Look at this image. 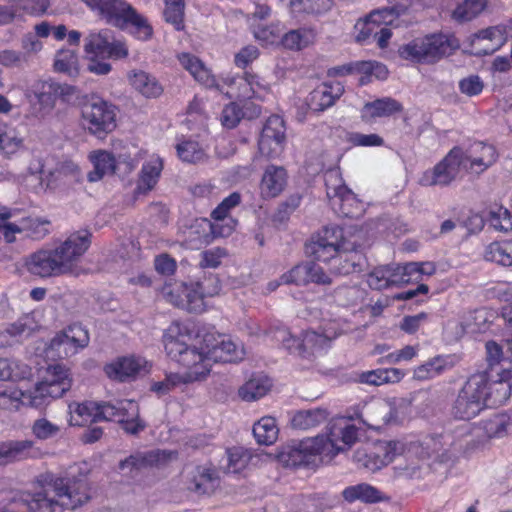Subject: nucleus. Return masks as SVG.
I'll use <instances>...</instances> for the list:
<instances>
[{
    "label": "nucleus",
    "mask_w": 512,
    "mask_h": 512,
    "mask_svg": "<svg viewBox=\"0 0 512 512\" xmlns=\"http://www.w3.org/2000/svg\"><path fill=\"white\" fill-rule=\"evenodd\" d=\"M484 443L477 429L468 423L461 425L455 435L426 434L402 440L381 443L376 454L375 468H381L401 457L397 465L399 473L410 478H419L430 469L431 462L442 461L449 450L468 455Z\"/></svg>",
    "instance_id": "f257e3e1"
},
{
    "label": "nucleus",
    "mask_w": 512,
    "mask_h": 512,
    "mask_svg": "<svg viewBox=\"0 0 512 512\" xmlns=\"http://www.w3.org/2000/svg\"><path fill=\"white\" fill-rule=\"evenodd\" d=\"M162 342L167 356L181 367H188V380H203L216 362H237L245 350L229 336L208 332L202 337L180 322H173L163 333Z\"/></svg>",
    "instance_id": "f03ea898"
},
{
    "label": "nucleus",
    "mask_w": 512,
    "mask_h": 512,
    "mask_svg": "<svg viewBox=\"0 0 512 512\" xmlns=\"http://www.w3.org/2000/svg\"><path fill=\"white\" fill-rule=\"evenodd\" d=\"M357 437L358 429L349 418H335L329 422L324 434L284 447L279 460L287 467L317 466L350 449Z\"/></svg>",
    "instance_id": "7ed1b4c3"
},
{
    "label": "nucleus",
    "mask_w": 512,
    "mask_h": 512,
    "mask_svg": "<svg viewBox=\"0 0 512 512\" xmlns=\"http://www.w3.org/2000/svg\"><path fill=\"white\" fill-rule=\"evenodd\" d=\"M498 154L493 145L474 142L468 147L455 146L433 168L421 173L418 184L424 187L450 185L464 174L479 175L492 166Z\"/></svg>",
    "instance_id": "20e7f679"
},
{
    "label": "nucleus",
    "mask_w": 512,
    "mask_h": 512,
    "mask_svg": "<svg viewBox=\"0 0 512 512\" xmlns=\"http://www.w3.org/2000/svg\"><path fill=\"white\" fill-rule=\"evenodd\" d=\"M38 484V491L23 498L27 511L20 512H63L65 508L75 509L89 499L86 482L72 473L65 476L42 474Z\"/></svg>",
    "instance_id": "39448f33"
},
{
    "label": "nucleus",
    "mask_w": 512,
    "mask_h": 512,
    "mask_svg": "<svg viewBox=\"0 0 512 512\" xmlns=\"http://www.w3.org/2000/svg\"><path fill=\"white\" fill-rule=\"evenodd\" d=\"M181 66L203 86L215 89L225 94L230 99L263 100L270 92L269 84L256 74L245 72L241 76H234L230 73L216 78L210 69L195 55L181 53L178 55Z\"/></svg>",
    "instance_id": "423d86ee"
},
{
    "label": "nucleus",
    "mask_w": 512,
    "mask_h": 512,
    "mask_svg": "<svg viewBox=\"0 0 512 512\" xmlns=\"http://www.w3.org/2000/svg\"><path fill=\"white\" fill-rule=\"evenodd\" d=\"M362 244L347 239L343 229L331 225L320 230L307 245V253L317 261L329 263L334 274H349L361 266L358 249Z\"/></svg>",
    "instance_id": "0eeeda50"
},
{
    "label": "nucleus",
    "mask_w": 512,
    "mask_h": 512,
    "mask_svg": "<svg viewBox=\"0 0 512 512\" xmlns=\"http://www.w3.org/2000/svg\"><path fill=\"white\" fill-rule=\"evenodd\" d=\"M68 412L71 426H84L99 420L117 421L130 434H137L145 427L139 419L138 404L133 400L103 404L93 401L72 402L68 405Z\"/></svg>",
    "instance_id": "6e6552de"
},
{
    "label": "nucleus",
    "mask_w": 512,
    "mask_h": 512,
    "mask_svg": "<svg viewBox=\"0 0 512 512\" xmlns=\"http://www.w3.org/2000/svg\"><path fill=\"white\" fill-rule=\"evenodd\" d=\"M107 23L127 30L135 39L148 41L153 27L148 19L125 0H82Z\"/></svg>",
    "instance_id": "1a4fd4ad"
},
{
    "label": "nucleus",
    "mask_w": 512,
    "mask_h": 512,
    "mask_svg": "<svg viewBox=\"0 0 512 512\" xmlns=\"http://www.w3.org/2000/svg\"><path fill=\"white\" fill-rule=\"evenodd\" d=\"M219 290L217 279L209 278L189 285L179 281L169 282L163 286L161 293L172 305L189 312L201 313L205 310L204 299L218 294Z\"/></svg>",
    "instance_id": "9d476101"
},
{
    "label": "nucleus",
    "mask_w": 512,
    "mask_h": 512,
    "mask_svg": "<svg viewBox=\"0 0 512 512\" xmlns=\"http://www.w3.org/2000/svg\"><path fill=\"white\" fill-rule=\"evenodd\" d=\"M458 46L456 40L438 33L418 37L399 48L401 58L422 64H432Z\"/></svg>",
    "instance_id": "9b49d317"
},
{
    "label": "nucleus",
    "mask_w": 512,
    "mask_h": 512,
    "mask_svg": "<svg viewBox=\"0 0 512 512\" xmlns=\"http://www.w3.org/2000/svg\"><path fill=\"white\" fill-rule=\"evenodd\" d=\"M81 124L90 134L101 138L116 128V109L101 98H93L82 105Z\"/></svg>",
    "instance_id": "f8f14e48"
},
{
    "label": "nucleus",
    "mask_w": 512,
    "mask_h": 512,
    "mask_svg": "<svg viewBox=\"0 0 512 512\" xmlns=\"http://www.w3.org/2000/svg\"><path fill=\"white\" fill-rule=\"evenodd\" d=\"M91 244V233L86 229L74 231L53 250L64 274H78L81 258Z\"/></svg>",
    "instance_id": "ddd939ff"
},
{
    "label": "nucleus",
    "mask_w": 512,
    "mask_h": 512,
    "mask_svg": "<svg viewBox=\"0 0 512 512\" xmlns=\"http://www.w3.org/2000/svg\"><path fill=\"white\" fill-rule=\"evenodd\" d=\"M89 343L88 331L79 324H73L57 333L44 350L47 359L67 358L78 353Z\"/></svg>",
    "instance_id": "4468645a"
},
{
    "label": "nucleus",
    "mask_w": 512,
    "mask_h": 512,
    "mask_svg": "<svg viewBox=\"0 0 512 512\" xmlns=\"http://www.w3.org/2000/svg\"><path fill=\"white\" fill-rule=\"evenodd\" d=\"M484 379L481 375H472L460 390L453 406L452 415L461 420L476 417L484 408V396L481 394Z\"/></svg>",
    "instance_id": "2eb2a0df"
},
{
    "label": "nucleus",
    "mask_w": 512,
    "mask_h": 512,
    "mask_svg": "<svg viewBox=\"0 0 512 512\" xmlns=\"http://www.w3.org/2000/svg\"><path fill=\"white\" fill-rule=\"evenodd\" d=\"M512 37V21L480 30L471 37V53L477 56L492 54Z\"/></svg>",
    "instance_id": "dca6fc26"
},
{
    "label": "nucleus",
    "mask_w": 512,
    "mask_h": 512,
    "mask_svg": "<svg viewBox=\"0 0 512 512\" xmlns=\"http://www.w3.org/2000/svg\"><path fill=\"white\" fill-rule=\"evenodd\" d=\"M52 400L45 386L38 381L32 388L22 389H5L0 390V407L7 408L9 405H22L33 408H43Z\"/></svg>",
    "instance_id": "f3484780"
},
{
    "label": "nucleus",
    "mask_w": 512,
    "mask_h": 512,
    "mask_svg": "<svg viewBox=\"0 0 512 512\" xmlns=\"http://www.w3.org/2000/svg\"><path fill=\"white\" fill-rule=\"evenodd\" d=\"M396 20L397 17L393 14V10L386 7L372 10L355 22L351 36L358 44H369L381 25H395Z\"/></svg>",
    "instance_id": "a211bd4d"
},
{
    "label": "nucleus",
    "mask_w": 512,
    "mask_h": 512,
    "mask_svg": "<svg viewBox=\"0 0 512 512\" xmlns=\"http://www.w3.org/2000/svg\"><path fill=\"white\" fill-rule=\"evenodd\" d=\"M285 130L284 120L280 116L273 115L269 117L259 137L258 148L260 153L269 158L278 157L284 150Z\"/></svg>",
    "instance_id": "6ab92c4d"
},
{
    "label": "nucleus",
    "mask_w": 512,
    "mask_h": 512,
    "mask_svg": "<svg viewBox=\"0 0 512 512\" xmlns=\"http://www.w3.org/2000/svg\"><path fill=\"white\" fill-rule=\"evenodd\" d=\"M150 363L140 355L118 357L104 367L105 374L112 380L125 382L147 374Z\"/></svg>",
    "instance_id": "aec40b11"
},
{
    "label": "nucleus",
    "mask_w": 512,
    "mask_h": 512,
    "mask_svg": "<svg viewBox=\"0 0 512 512\" xmlns=\"http://www.w3.org/2000/svg\"><path fill=\"white\" fill-rule=\"evenodd\" d=\"M323 324L319 331L309 330L302 335V353L306 354L321 353L330 347V343L341 333V325L338 320H329L322 317Z\"/></svg>",
    "instance_id": "412c9836"
},
{
    "label": "nucleus",
    "mask_w": 512,
    "mask_h": 512,
    "mask_svg": "<svg viewBox=\"0 0 512 512\" xmlns=\"http://www.w3.org/2000/svg\"><path fill=\"white\" fill-rule=\"evenodd\" d=\"M484 379L482 395L485 407H493L504 404L511 395L512 368H503L498 379L492 380L485 373H479Z\"/></svg>",
    "instance_id": "4be33fe9"
},
{
    "label": "nucleus",
    "mask_w": 512,
    "mask_h": 512,
    "mask_svg": "<svg viewBox=\"0 0 512 512\" xmlns=\"http://www.w3.org/2000/svg\"><path fill=\"white\" fill-rule=\"evenodd\" d=\"M174 458H176V453L166 450H152L146 453H137L120 463V471L123 475L134 477L143 468L164 465Z\"/></svg>",
    "instance_id": "5701e85b"
},
{
    "label": "nucleus",
    "mask_w": 512,
    "mask_h": 512,
    "mask_svg": "<svg viewBox=\"0 0 512 512\" xmlns=\"http://www.w3.org/2000/svg\"><path fill=\"white\" fill-rule=\"evenodd\" d=\"M286 284L306 285L309 283L330 284L331 278L323 268L315 262H303L282 275Z\"/></svg>",
    "instance_id": "b1692460"
},
{
    "label": "nucleus",
    "mask_w": 512,
    "mask_h": 512,
    "mask_svg": "<svg viewBox=\"0 0 512 512\" xmlns=\"http://www.w3.org/2000/svg\"><path fill=\"white\" fill-rule=\"evenodd\" d=\"M344 92V86L339 81H324L308 96L307 103L313 111H324L335 104Z\"/></svg>",
    "instance_id": "393cba45"
},
{
    "label": "nucleus",
    "mask_w": 512,
    "mask_h": 512,
    "mask_svg": "<svg viewBox=\"0 0 512 512\" xmlns=\"http://www.w3.org/2000/svg\"><path fill=\"white\" fill-rule=\"evenodd\" d=\"M52 175V173H49L48 176H44V163L42 159L33 158L29 162L26 172L17 175L15 181L35 193H43L53 189L54 186L49 180V177Z\"/></svg>",
    "instance_id": "a878e982"
},
{
    "label": "nucleus",
    "mask_w": 512,
    "mask_h": 512,
    "mask_svg": "<svg viewBox=\"0 0 512 512\" xmlns=\"http://www.w3.org/2000/svg\"><path fill=\"white\" fill-rule=\"evenodd\" d=\"M40 381L53 399L62 397L72 386L70 370L62 364L49 365Z\"/></svg>",
    "instance_id": "bb28decb"
},
{
    "label": "nucleus",
    "mask_w": 512,
    "mask_h": 512,
    "mask_svg": "<svg viewBox=\"0 0 512 512\" xmlns=\"http://www.w3.org/2000/svg\"><path fill=\"white\" fill-rule=\"evenodd\" d=\"M28 271L39 277L64 275L53 249L39 250L26 261Z\"/></svg>",
    "instance_id": "cd10ccee"
},
{
    "label": "nucleus",
    "mask_w": 512,
    "mask_h": 512,
    "mask_svg": "<svg viewBox=\"0 0 512 512\" xmlns=\"http://www.w3.org/2000/svg\"><path fill=\"white\" fill-rule=\"evenodd\" d=\"M288 174L283 166L269 165L260 180L259 190L263 199L279 196L287 185Z\"/></svg>",
    "instance_id": "c85d7f7f"
},
{
    "label": "nucleus",
    "mask_w": 512,
    "mask_h": 512,
    "mask_svg": "<svg viewBox=\"0 0 512 512\" xmlns=\"http://www.w3.org/2000/svg\"><path fill=\"white\" fill-rule=\"evenodd\" d=\"M39 455V449L31 440H10L0 442V465L34 458Z\"/></svg>",
    "instance_id": "c756f323"
},
{
    "label": "nucleus",
    "mask_w": 512,
    "mask_h": 512,
    "mask_svg": "<svg viewBox=\"0 0 512 512\" xmlns=\"http://www.w3.org/2000/svg\"><path fill=\"white\" fill-rule=\"evenodd\" d=\"M213 228L212 223L204 218H198L183 230V241L190 249H200L203 245H207L212 240Z\"/></svg>",
    "instance_id": "7c9ffc66"
},
{
    "label": "nucleus",
    "mask_w": 512,
    "mask_h": 512,
    "mask_svg": "<svg viewBox=\"0 0 512 512\" xmlns=\"http://www.w3.org/2000/svg\"><path fill=\"white\" fill-rule=\"evenodd\" d=\"M88 160L93 165V170L87 175L89 182L100 181L105 175L115 172L117 160L107 150L98 149L91 151L88 155Z\"/></svg>",
    "instance_id": "2f4dec72"
},
{
    "label": "nucleus",
    "mask_w": 512,
    "mask_h": 512,
    "mask_svg": "<svg viewBox=\"0 0 512 512\" xmlns=\"http://www.w3.org/2000/svg\"><path fill=\"white\" fill-rule=\"evenodd\" d=\"M129 84L146 98H155L162 94L163 88L158 80L143 70H131L127 74Z\"/></svg>",
    "instance_id": "473e14b6"
},
{
    "label": "nucleus",
    "mask_w": 512,
    "mask_h": 512,
    "mask_svg": "<svg viewBox=\"0 0 512 512\" xmlns=\"http://www.w3.org/2000/svg\"><path fill=\"white\" fill-rule=\"evenodd\" d=\"M402 110V105L390 97L368 102L361 110L362 118L371 122L377 118L389 117Z\"/></svg>",
    "instance_id": "72a5a7b5"
},
{
    "label": "nucleus",
    "mask_w": 512,
    "mask_h": 512,
    "mask_svg": "<svg viewBox=\"0 0 512 512\" xmlns=\"http://www.w3.org/2000/svg\"><path fill=\"white\" fill-rule=\"evenodd\" d=\"M162 169L163 160L158 155H152L142 166L137 191L146 193L152 190L159 180Z\"/></svg>",
    "instance_id": "f704fd0d"
},
{
    "label": "nucleus",
    "mask_w": 512,
    "mask_h": 512,
    "mask_svg": "<svg viewBox=\"0 0 512 512\" xmlns=\"http://www.w3.org/2000/svg\"><path fill=\"white\" fill-rule=\"evenodd\" d=\"M406 375V372L399 368H379L365 371L359 375V382L368 385L380 386L383 384L397 383Z\"/></svg>",
    "instance_id": "c9c22d12"
},
{
    "label": "nucleus",
    "mask_w": 512,
    "mask_h": 512,
    "mask_svg": "<svg viewBox=\"0 0 512 512\" xmlns=\"http://www.w3.org/2000/svg\"><path fill=\"white\" fill-rule=\"evenodd\" d=\"M453 365L454 360L452 356H436L416 367L414 369V378L420 381L429 380L452 368Z\"/></svg>",
    "instance_id": "e433bc0d"
},
{
    "label": "nucleus",
    "mask_w": 512,
    "mask_h": 512,
    "mask_svg": "<svg viewBox=\"0 0 512 512\" xmlns=\"http://www.w3.org/2000/svg\"><path fill=\"white\" fill-rule=\"evenodd\" d=\"M285 3L292 14L323 15L329 12L335 0H279Z\"/></svg>",
    "instance_id": "4c0bfd02"
},
{
    "label": "nucleus",
    "mask_w": 512,
    "mask_h": 512,
    "mask_svg": "<svg viewBox=\"0 0 512 512\" xmlns=\"http://www.w3.org/2000/svg\"><path fill=\"white\" fill-rule=\"evenodd\" d=\"M329 413L324 408L299 410L291 418V425L295 429L309 430L318 427L328 419Z\"/></svg>",
    "instance_id": "58836bf2"
},
{
    "label": "nucleus",
    "mask_w": 512,
    "mask_h": 512,
    "mask_svg": "<svg viewBox=\"0 0 512 512\" xmlns=\"http://www.w3.org/2000/svg\"><path fill=\"white\" fill-rule=\"evenodd\" d=\"M112 32L108 29L92 31L85 38L84 52L87 57L106 59Z\"/></svg>",
    "instance_id": "ea45409f"
},
{
    "label": "nucleus",
    "mask_w": 512,
    "mask_h": 512,
    "mask_svg": "<svg viewBox=\"0 0 512 512\" xmlns=\"http://www.w3.org/2000/svg\"><path fill=\"white\" fill-rule=\"evenodd\" d=\"M35 328L36 323L30 315L19 318L9 328H0V348L11 345L17 336H28Z\"/></svg>",
    "instance_id": "a19ab883"
},
{
    "label": "nucleus",
    "mask_w": 512,
    "mask_h": 512,
    "mask_svg": "<svg viewBox=\"0 0 512 512\" xmlns=\"http://www.w3.org/2000/svg\"><path fill=\"white\" fill-rule=\"evenodd\" d=\"M343 194L331 203L333 209L343 217L359 218L364 213V204L350 189H342Z\"/></svg>",
    "instance_id": "79ce46f5"
},
{
    "label": "nucleus",
    "mask_w": 512,
    "mask_h": 512,
    "mask_svg": "<svg viewBox=\"0 0 512 512\" xmlns=\"http://www.w3.org/2000/svg\"><path fill=\"white\" fill-rule=\"evenodd\" d=\"M316 40V32L311 28H300L291 30L281 37V44L294 51L305 49Z\"/></svg>",
    "instance_id": "37998d69"
},
{
    "label": "nucleus",
    "mask_w": 512,
    "mask_h": 512,
    "mask_svg": "<svg viewBox=\"0 0 512 512\" xmlns=\"http://www.w3.org/2000/svg\"><path fill=\"white\" fill-rule=\"evenodd\" d=\"M271 380L263 375L250 378L239 389V396L244 401H255L265 396L271 388Z\"/></svg>",
    "instance_id": "c03bdc74"
},
{
    "label": "nucleus",
    "mask_w": 512,
    "mask_h": 512,
    "mask_svg": "<svg viewBox=\"0 0 512 512\" xmlns=\"http://www.w3.org/2000/svg\"><path fill=\"white\" fill-rule=\"evenodd\" d=\"M342 495L350 503L355 501L375 503L382 499V493L367 483L349 486L343 490Z\"/></svg>",
    "instance_id": "a18cd8bd"
},
{
    "label": "nucleus",
    "mask_w": 512,
    "mask_h": 512,
    "mask_svg": "<svg viewBox=\"0 0 512 512\" xmlns=\"http://www.w3.org/2000/svg\"><path fill=\"white\" fill-rule=\"evenodd\" d=\"M54 70L66 74L69 77H76L79 74V59L75 49L62 48L58 50L54 58Z\"/></svg>",
    "instance_id": "49530a36"
},
{
    "label": "nucleus",
    "mask_w": 512,
    "mask_h": 512,
    "mask_svg": "<svg viewBox=\"0 0 512 512\" xmlns=\"http://www.w3.org/2000/svg\"><path fill=\"white\" fill-rule=\"evenodd\" d=\"M488 321V312L486 309H477L468 312L459 322L460 329L456 332L457 337H461L465 333H481L486 330Z\"/></svg>",
    "instance_id": "de8ad7c7"
},
{
    "label": "nucleus",
    "mask_w": 512,
    "mask_h": 512,
    "mask_svg": "<svg viewBox=\"0 0 512 512\" xmlns=\"http://www.w3.org/2000/svg\"><path fill=\"white\" fill-rule=\"evenodd\" d=\"M278 434V425L275 418L271 416L262 417L253 425V435L259 444H273L277 440Z\"/></svg>",
    "instance_id": "09e8293b"
},
{
    "label": "nucleus",
    "mask_w": 512,
    "mask_h": 512,
    "mask_svg": "<svg viewBox=\"0 0 512 512\" xmlns=\"http://www.w3.org/2000/svg\"><path fill=\"white\" fill-rule=\"evenodd\" d=\"M484 258L503 266H512V240L490 243L485 248Z\"/></svg>",
    "instance_id": "8fccbe9b"
},
{
    "label": "nucleus",
    "mask_w": 512,
    "mask_h": 512,
    "mask_svg": "<svg viewBox=\"0 0 512 512\" xmlns=\"http://www.w3.org/2000/svg\"><path fill=\"white\" fill-rule=\"evenodd\" d=\"M27 227L23 222V218H16L15 211L9 210L0 213V234L3 235L6 242H13L17 234L24 233V228Z\"/></svg>",
    "instance_id": "3c124183"
},
{
    "label": "nucleus",
    "mask_w": 512,
    "mask_h": 512,
    "mask_svg": "<svg viewBox=\"0 0 512 512\" xmlns=\"http://www.w3.org/2000/svg\"><path fill=\"white\" fill-rule=\"evenodd\" d=\"M178 157L187 163H200L206 160V150L195 140L185 139L176 145Z\"/></svg>",
    "instance_id": "603ef678"
},
{
    "label": "nucleus",
    "mask_w": 512,
    "mask_h": 512,
    "mask_svg": "<svg viewBox=\"0 0 512 512\" xmlns=\"http://www.w3.org/2000/svg\"><path fill=\"white\" fill-rule=\"evenodd\" d=\"M24 148V139L0 121V152L11 156Z\"/></svg>",
    "instance_id": "864d4df0"
},
{
    "label": "nucleus",
    "mask_w": 512,
    "mask_h": 512,
    "mask_svg": "<svg viewBox=\"0 0 512 512\" xmlns=\"http://www.w3.org/2000/svg\"><path fill=\"white\" fill-rule=\"evenodd\" d=\"M486 220L496 231L509 232L512 230V215L507 208L501 205L490 206Z\"/></svg>",
    "instance_id": "5fc2aeb1"
},
{
    "label": "nucleus",
    "mask_w": 512,
    "mask_h": 512,
    "mask_svg": "<svg viewBox=\"0 0 512 512\" xmlns=\"http://www.w3.org/2000/svg\"><path fill=\"white\" fill-rule=\"evenodd\" d=\"M33 92L42 107L43 113L54 107L58 95L56 84L50 81H39L34 85Z\"/></svg>",
    "instance_id": "6e6d98bb"
},
{
    "label": "nucleus",
    "mask_w": 512,
    "mask_h": 512,
    "mask_svg": "<svg viewBox=\"0 0 512 512\" xmlns=\"http://www.w3.org/2000/svg\"><path fill=\"white\" fill-rule=\"evenodd\" d=\"M4 366V381L20 382L30 380L33 376L32 368L18 359L4 358Z\"/></svg>",
    "instance_id": "4d7b16f0"
},
{
    "label": "nucleus",
    "mask_w": 512,
    "mask_h": 512,
    "mask_svg": "<svg viewBox=\"0 0 512 512\" xmlns=\"http://www.w3.org/2000/svg\"><path fill=\"white\" fill-rule=\"evenodd\" d=\"M510 418L506 414H496L482 421V429L486 439L501 438L507 434Z\"/></svg>",
    "instance_id": "13d9d810"
},
{
    "label": "nucleus",
    "mask_w": 512,
    "mask_h": 512,
    "mask_svg": "<svg viewBox=\"0 0 512 512\" xmlns=\"http://www.w3.org/2000/svg\"><path fill=\"white\" fill-rule=\"evenodd\" d=\"M487 6V0H464L458 4L453 17L458 21H470L480 15Z\"/></svg>",
    "instance_id": "bf43d9fd"
},
{
    "label": "nucleus",
    "mask_w": 512,
    "mask_h": 512,
    "mask_svg": "<svg viewBox=\"0 0 512 512\" xmlns=\"http://www.w3.org/2000/svg\"><path fill=\"white\" fill-rule=\"evenodd\" d=\"M183 368L185 369V372L183 374H167L163 381L155 382L152 385L151 390L155 392L157 395L162 396L167 394L171 389L178 385L195 382L196 380H188L190 369L188 367Z\"/></svg>",
    "instance_id": "052dcab7"
},
{
    "label": "nucleus",
    "mask_w": 512,
    "mask_h": 512,
    "mask_svg": "<svg viewBox=\"0 0 512 512\" xmlns=\"http://www.w3.org/2000/svg\"><path fill=\"white\" fill-rule=\"evenodd\" d=\"M272 340L279 343L283 348L287 349L291 353H302V341L299 338L294 337L287 328L276 327L269 332Z\"/></svg>",
    "instance_id": "680f3d73"
},
{
    "label": "nucleus",
    "mask_w": 512,
    "mask_h": 512,
    "mask_svg": "<svg viewBox=\"0 0 512 512\" xmlns=\"http://www.w3.org/2000/svg\"><path fill=\"white\" fill-rule=\"evenodd\" d=\"M214 472L207 466H197L194 469L192 483L189 489L199 494L207 493L213 487Z\"/></svg>",
    "instance_id": "e2e57ef3"
},
{
    "label": "nucleus",
    "mask_w": 512,
    "mask_h": 512,
    "mask_svg": "<svg viewBox=\"0 0 512 512\" xmlns=\"http://www.w3.org/2000/svg\"><path fill=\"white\" fill-rule=\"evenodd\" d=\"M252 33L257 41L262 45H273L281 41L282 28L279 23H273L269 26L252 24Z\"/></svg>",
    "instance_id": "0e129e2a"
},
{
    "label": "nucleus",
    "mask_w": 512,
    "mask_h": 512,
    "mask_svg": "<svg viewBox=\"0 0 512 512\" xmlns=\"http://www.w3.org/2000/svg\"><path fill=\"white\" fill-rule=\"evenodd\" d=\"M164 18L171 23L176 30L183 29L184 0H164Z\"/></svg>",
    "instance_id": "69168bd1"
},
{
    "label": "nucleus",
    "mask_w": 512,
    "mask_h": 512,
    "mask_svg": "<svg viewBox=\"0 0 512 512\" xmlns=\"http://www.w3.org/2000/svg\"><path fill=\"white\" fill-rule=\"evenodd\" d=\"M227 472L238 473L243 470L250 460V455L243 447H232L226 451Z\"/></svg>",
    "instance_id": "338daca9"
},
{
    "label": "nucleus",
    "mask_w": 512,
    "mask_h": 512,
    "mask_svg": "<svg viewBox=\"0 0 512 512\" xmlns=\"http://www.w3.org/2000/svg\"><path fill=\"white\" fill-rule=\"evenodd\" d=\"M325 184L327 197L329 198L330 203H333L343 194L342 189H349L343 183L341 173L338 169L329 170L325 174Z\"/></svg>",
    "instance_id": "774afa93"
}]
</instances>
